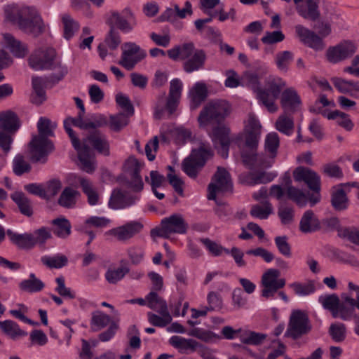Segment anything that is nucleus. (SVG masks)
I'll list each match as a JSON object with an SVG mask.
<instances>
[{
    "label": "nucleus",
    "mask_w": 359,
    "mask_h": 359,
    "mask_svg": "<svg viewBox=\"0 0 359 359\" xmlns=\"http://www.w3.org/2000/svg\"><path fill=\"white\" fill-rule=\"evenodd\" d=\"M67 123L68 122H65V129L71 139L74 148L77 151L81 168L88 173H93L96 168V161L90 147L100 154L109 156V143L107 137L101 132L95 130L90 133L81 143L73 130L67 126Z\"/></svg>",
    "instance_id": "f257e3e1"
},
{
    "label": "nucleus",
    "mask_w": 359,
    "mask_h": 359,
    "mask_svg": "<svg viewBox=\"0 0 359 359\" xmlns=\"http://www.w3.org/2000/svg\"><path fill=\"white\" fill-rule=\"evenodd\" d=\"M4 15L6 20L17 25L26 34L37 36L44 31L42 18L34 6L7 5L4 8Z\"/></svg>",
    "instance_id": "f03ea898"
},
{
    "label": "nucleus",
    "mask_w": 359,
    "mask_h": 359,
    "mask_svg": "<svg viewBox=\"0 0 359 359\" xmlns=\"http://www.w3.org/2000/svg\"><path fill=\"white\" fill-rule=\"evenodd\" d=\"M243 81L256 94L259 102L264 105L269 112L278 110L276 101L278 98L282 89L286 83L280 78H270L266 81V89L261 88L260 78L255 72H246L243 77Z\"/></svg>",
    "instance_id": "7ed1b4c3"
},
{
    "label": "nucleus",
    "mask_w": 359,
    "mask_h": 359,
    "mask_svg": "<svg viewBox=\"0 0 359 359\" xmlns=\"http://www.w3.org/2000/svg\"><path fill=\"white\" fill-rule=\"evenodd\" d=\"M56 123L50 119L41 117L37 123L39 134L33 135L29 142L31 158L34 162L45 163L48 155L53 150L52 142L48 139L53 136Z\"/></svg>",
    "instance_id": "20e7f679"
},
{
    "label": "nucleus",
    "mask_w": 359,
    "mask_h": 359,
    "mask_svg": "<svg viewBox=\"0 0 359 359\" xmlns=\"http://www.w3.org/2000/svg\"><path fill=\"white\" fill-rule=\"evenodd\" d=\"M168 55L174 60H184L183 68L187 73L203 68L206 59L203 50L195 48L193 43H185L168 50Z\"/></svg>",
    "instance_id": "39448f33"
},
{
    "label": "nucleus",
    "mask_w": 359,
    "mask_h": 359,
    "mask_svg": "<svg viewBox=\"0 0 359 359\" xmlns=\"http://www.w3.org/2000/svg\"><path fill=\"white\" fill-rule=\"evenodd\" d=\"M231 105L225 100H213L206 103L198 117L201 128L219 124L230 114Z\"/></svg>",
    "instance_id": "423d86ee"
},
{
    "label": "nucleus",
    "mask_w": 359,
    "mask_h": 359,
    "mask_svg": "<svg viewBox=\"0 0 359 359\" xmlns=\"http://www.w3.org/2000/svg\"><path fill=\"white\" fill-rule=\"evenodd\" d=\"M213 155L211 149L201 144L197 149H194L191 154L186 158L182 164V170L191 178H196L198 173L204 166L207 160Z\"/></svg>",
    "instance_id": "0eeeda50"
},
{
    "label": "nucleus",
    "mask_w": 359,
    "mask_h": 359,
    "mask_svg": "<svg viewBox=\"0 0 359 359\" xmlns=\"http://www.w3.org/2000/svg\"><path fill=\"white\" fill-rule=\"evenodd\" d=\"M259 137L260 133H248L246 136L245 147L241 151V158L243 164L250 168L255 166L271 165V162H266L257 152Z\"/></svg>",
    "instance_id": "6e6552de"
},
{
    "label": "nucleus",
    "mask_w": 359,
    "mask_h": 359,
    "mask_svg": "<svg viewBox=\"0 0 359 359\" xmlns=\"http://www.w3.org/2000/svg\"><path fill=\"white\" fill-rule=\"evenodd\" d=\"M188 224L182 215L174 214L161 220L160 226L151 231L152 236L168 238L171 234H184L188 229Z\"/></svg>",
    "instance_id": "1a4fd4ad"
},
{
    "label": "nucleus",
    "mask_w": 359,
    "mask_h": 359,
    "mask_svg": "<svg viewBox=\"0 0 359 359\" xmlns=\"http://www.w3.org/2000/svg\"><path fill=\"white\" fill-rule=\"evenodd\" d=\"M293 177L295 182H304L308 187L314 192L309 197L311 206L320 201V177L316 172L306 168L298 167L293 172Z\"/></svg>",
    "instance_id": "9d476101"
},
{
    "label": "nucleus",
    "mask_w": 359,
    "mask_h": 359,
    "mask_svg": "<svg viewBox=\"0 0 359 359\" xmlns=\"http://www.w3.org/2000/svg\"><path fill=\"white\" fill-rule=\"evenodd\" d=\"M233 184L229 173L222 168H218L208 187V198L216 200L217 196L232 191Z\"/></svg>",
    "instance_id": "9b49d317"
},
{
    "label": "nucleus",
    "mask_w": 359,
    "mask_h": 359,
    "mask_svg": "<svg viewBox=\"0 0 359 359\" xmlns=\"http://www.w3.org/2000/svg\"><path fill=\"white\" fill-rule=\"evenodd\" d=\"M311 330L307 315L299 310L294 311L290 317L285 337L297 339Z\"/></svg>",
    "instance_id": "f8f14e48"
},
{
    "label": "nucleus",
    "mask_w": 359,
    "mask_h": 359,
    "mask_svg": "<svg viewBox=\"0 0 359 359\" xmlns=\"http://www.w3.org/2000/svg\"><path fill=\"white\" fill-rule=\"evenodd\" d=\"M57 59L56 51L50 47L35 50L29 57V65L34 70L49 69Z\"/></svg>",
    "instance_id": "ddd939ff"
},
{
    "label": "nucleus",
    "mask_w": 359,
    "mask_h": 359,
    "mask_svg": "<svg viewBox=\"0 0 359 359\" xmlns=\"http://www.w3.org/2000/svg\"><path fill=\"white\" fill-rule=\"evenodd\" d=\"M280 272L276 269H269L262 276V290L261 295L266 299L273 298L279 289L285 285V280L280 278Z\"/></svg>",
    "instance_id": "4468645a"
},
{
    "label": "nucleus",
    "mask_w": 359,
    "mask_h": 359,
    "mask_svg": "<svg viewBox=\"0 0 359 359\" xmlns=\"http://www.w3.org/2000/svg\"><path fill=\"white\" fill-rule=\"evenodd\" d=\"M121 49L122 54L118 63L127 70L133 69L147 55L143 49L133 42L123 43Z\"/></svg>",
    "instance_id": "2eb2a0df"
},
{
    "label": "nucleus",
    "mask_w": 359,
    "mask_h": 359,
    "mask_svg": "<svg viewBox=\"0 0 359 359\" xmlns=\"http://www.w3.org/2000/svg\"><path fill=\"white\" fill-rule=\"evenodd\" d=\"M357 46L351 41H343L330 47L326 52L327 60L333 64L339 63L352 57L356 52Z\"/></svg>",
    "instance_id": "dca6fc26"
},
{
    "label": "nucleus",
    "mask_w": 359,
    "mask_h": 359,
    "mask_svg": "<svg viewBox=\"0 0 359 359\" xmlns=\"http://www.w3.org/2000/svg\"><path fill=\"white\" fill-rule=\"evenodd\" d=\"M142 165L134 157H129L125 162L123 168L128 186L135 191H140L143 189L142 179L140 175Z\"/></svg>",
    "instance_id": "f3484780"
},
{
    "label": "nucleus",
    "mask_w": 359,
    "mask_h": 359,
    "mask_svg": "<svg viewBox=\"0 0 359 359\" xmlns=\"http://www.w3.org/2000/svg\"><path fill=\"white\" fill-rule=\"evenodd\" d=\"M111 21L123 33L132 32L137 25L135 14L129 8H124L121 13L114 12Z\"/></svg>",
    "instance_id": "a211bd4d"
},
{
    "label": "nucleus",
    "mask_w": 359,
    "mask_h": 359,
    "mask_svg": "<svg viewBox=\"0 0 359 359\" xmlns=\"http://www.w3.org/2000/svg\"><path fill=\"white\" fill-rule=\"evenodd\" d=\"M211 137L219 154L224 158H227L230 143L229 130L225 127H216Z\"/></svg>",
    "instance_id": "6ab92c4d"
},
{
    "label": "nucleus",
    "mask_w": 359,
    "mask_h": 359,
    "mask_svg": "<svg viewBox=\"0 0 359 359\" xmlns=\"http://www.w3.org/2000/svg\"><path fill=\"white\" fill-rule=\"evenodd\" d=\"M295 32L301 41L307 46L316 50H321L324 48L325 44L322 38L303 25H296Z\"/></svg>",
    "instance_id": "aec40b11"
},
{
    "label": "nucleus",
    "mask_w": 359,
    "mask_h": 359,
    "mask_svg": "<svg viewBox=\"0 0 359 359\" xmlns=\"http://www.w3.org/2000/svg\"><path fill=\"white\" fill-rule=\"evenodd\" d=\"M280 104L285 113L292 114L299 109L302 104L301 98L294 88H288L283 91Z\"/></svg>",
    "instance_id": "412c9836"
},
{
    "label": "nucleus",
    "mask_w": 359,
    "mask_h": 359,
    "mask_svg": "<svg viewBox=\"0 0 359 359\" xmlns=\"http://www.w3.org/2000/svg\"><path fill=\"white\" fill-rule=\"evenodd\" d=\"M142 227L143 226L141 223L133 221L125 225L114 228L107 231V233L114 236L120 241H125L138 233Z\"/></svg>",
    "instance_id": "4be33fe9"
},
{
    "label": "nucleus",
    "mask_w": 359,
    "mask_h": 359,
    "mask_svg": "<svg viewBox=\"0 0 359 359\" xmlns=\"http://www.w3.org/2000/svg\"><path fill=\"white\" fill-rule=\"evenodd\" d=\"M137 201V196L126 194L120 189H114L111 194L108 205L114 210L124 209L134 205Z\"/></svg>",
    "instance_id": "5701e85b"
},
{
    "label": "nucleus",
    "mask_w": 359,
    "mask_h": 359,
    "mask_svg": "<svg viewBox=\"0 0 359 359\" xmlns=\"http://www.w3.org/2000/svg\"><path fill=\"white\" fill-rule=\"evenodd\" d=\"M72 177H74L73 183H79L90 205L95 206L100 203V195L88 179L77 175H73Z\"/></svg>",
    "instance_id": "b1692460"
},
{
    "label": "nucleus",
    "mask_w": 359,
    "mask_h": 359,
    "mask_svg": "<svg viewBox=\"0 0 359 359\" xmlns=\"http://www.w3.org/2000/svg\"><path fill=\"white\" fill-rule=\"evenodd\" d=\"M169 344L182 354H189L195 352L199 346V343L191 338H185L179 335H173L168 340Z\"/></svg>",
    "instance_id": "393cba45"
},
{
    "label": "nucleus",
    "mask_w": 359,
    "mask_h": 359,
    "mask_svg": "<svg viewBox=\"0 0 359 359\" xmlns=\"http://www.w3.org/2000/svg\"><path fill=\"white\" fill-rule=\"evenodd\" d=\"M296 10L301 17L311 21L318 20L320 15L317 0H304V4L296 6Z\"/></svg>",
    "instance_id": "a878e982"
},
{
    "label": "nucleus",
    "mask_w": 359,
    "mask_h": 359,
    "mask_svg": "<svg viewBox=\"0 0 359 359\" xmlns=\"http://www.w3.org/2000/svg\"><path fill=\"white\" fill-rule=\"evenodd\" d=\"M331 81L339 93L348 94L355 98H358L359 97L358 81L346 80L339 77H333L331 79Z\"/></svg>",
    "instance_id": "bb28decb"
},
{
    "label": "nucleus",
    "mask_w": 359,
    "mask_h": 359,
    "mask_svg": "<svg viewBox=\"0 0 359 359\" xmlns=\"http://www.w3.org/2000/svg\"><path fill=\"white\" fill-rule=\"evenodd\" d=\"M283 180L287 198L296 203L299 206H305L308 201L307 195L302 190L291 184L292 182L289 175H285L283 177Z\"/></svg>",
    "instance_id": "cd10ccee"
},
{
    "label": "nucleus",
    "mask_w": 359,
    "mask_h": 359,
    "mask_svg": "<svg viewBox=\"0 0 359 359\" xmlns=\"http://www.w3.org/2000/svg\"><path fill=\"white\" fill-rule=\"evenodd\" d=\"M4 46L8 49L11 53L17 57H24L28 53V49L27 46L16 39L13 35L11 34H4Z\"/></svg>",
    "instance_id": "c85d7f7f"
},
{
    "label": "nucleus",
    "mask_w": 359,
    "mask_h": 359,
    "mask_svg": "<svg viewBox=\"0 0 359 359\" xmlns=\"http://www.w3.org/2000/svg\"><path fill=\"white\" fill-rule=\"evenodd\" d=\"M208 96V89L203 82L196 83L189 90L190 108L194 110L199 107Z\"/></svg>",
    "instance_id": "c756f323"
},
{
    "label": "nucleus",
    "mask_w": 359,
    "mask_h": 359,
    "mask_svg": "<svg viewBox=\"0 0 359 359\" xmlns=\"http://www.w3.org/2000/svg\"><path fill=\"white\" fill-rule=\"evenodd\" d=\"M7 236L11 243L20 249L31 250L34 248L30 232L18 233L8 229Z\"/></svg>",
    "instance_id": "7c9ffc66"
},
{
    "label": "nucleus",
    "mask_w": 359,
    "mask_h": 359,
    "mask_svg": "<svg viewBox=\"0 0 359 359\" xmlns=\"http://www.w3.org/2000/svg\"><path fill=\"white\" fill-rule=\"evenodd\" d=\"M16 114L11 111H0V130L15 133L19 128Z\"/></svg>",
    "instance_id": "2f4dec72"
},
{
    "label": "nucleus",
    "mask_w": 359,
    "mask_h": 359,
    "mask_svg": "<svg viewBox=\"0 0 359 359\" xmlns=\"http://www.w3.org/2000/svg\"><path fill=\"white\" fill-rule=\"evenodd\" d=\"M32 83L33 90L36 95V97L34 100V102L41 104L45 100V88L51 87L54 84H52L48 76L33 77Z\"/></svg>",
    "instance_id": "473e14b6"
},
{
    "label": "nucleus",
    "mask_w": 359,
    "mask_h": 359,
    "mask_svg": "<svg viewBox=\"0 0 359 359\" xmlns=\"http://www.w3.org/2000/svg\"><path fill=\"white\" fill-rule=\"evenodd\" d=\"M239 178L242 183L252 186L270 182L273 180V177L266 172H259L242 174Z\"/></svg>",
    "instance_id": "72a5a7b5"
},
{
    "label": "nucleus",
    "mask_w": 359,
    "mask_h": 359,
    "mask_svg": "<svg viewBox=\"0 0 359 359\" xmlns=\"http://www.w3.org/2000/svg\"><path fill=\"white\" fill-rule=\"evenodd\" d=\"M53 226L51 232L60 238H67L72 233V225L70 222L65 217L54 219L50 223Z\"/></svg>",
    "instance_id": "f704fd0d"
},
{
    "label": "nucleus",
    "mask_w": 359,
    "mask_h": 359,
    "mask_svg": "<svg viewBox=\"0 0 359 359\" xmlns=\"http://www.w3.org/2000/svg\"><path fill=\"white\" fill-rule=\"evenodd\" d=\"M320 228V222L313 212L311 210H306L299 223V229L304 233H310L318 230Z\"/></svg>",
    "instance_id": "c9c22d12"
},
{
    "label": "nucleus",
    "mask_w": 359,
    "mask_h": 359,
    "mask_svg": "<svg viewBox=\"0 0 359 359\" xmlns=\"http://www.w3.org/2000/svg\"><path fill=\"white\" fill-rule=\"evenodd\" d=\"M79 196L80 193L77 190L65 187L58 198V204L63 208H74Z\"/></svg>",
    "instance_id": "e433bc0d"
},
{
    "label": "nucleus",
    "mask_w": 359,
    "mask_h": 359,
    "mask_svg": "<svg viewBox=\"0 0 359 359\" xmlns=\"http://www.w3.org/2000/svg\"><path fill=\"white\" fill-rule=\"evenodd\" d=\"M323 116L330 120H335L336 123L347 131H351L354 124L350 116L339 110H334L328 113H323Z\"/></svg>",
    "instance_id": "4c0bfd02"
},
{
    "label": "nucleus",
    "mask_w": 359,
    "mask_h": 359,
    "mask_svg": "<svg viewBox=\"0 0 359 359\" xmlns=\"http://www.w3.org/2000/svg\"><path fill=\"white\" fill-rule=\"evenodd\" d=\"M114 322L111 318L102 312V311L97 310L92 313L90 319V327L93 331H99Z\"/></svg>",
    "instance_id": "58836bf2"
},
{
    "label": "nucleus",
    "mask_w": 359,
    "mask_h": 359,
    "mask_svg": "<svg viewBox=\"0 0 359 359\" xmlns=\"http://www.w3.org/2000/svg\"><path fill=\"white\" fill-rule=\"evenodd\" d=\"M44 287V283L33 273L29 275L27 279L22 280L19 284V287L21 290L29 293L40 292Z\"/></svg>",
    "instance_id": "ea45409f"
},
{
    "label": "nucleus",
    "mask_w": 359,
    "mask_h": 359,
    "mask_svg": "<svg viewBox=\"0 0 359 359\" xmlns=\"http://www.w3.org/2000/svg\"><path fill=\"white\" fill-rule=\"evenodd\" d=\"M276 128L287 136L294 132V120L290 113L284 112L279 116L276 122Z\"/></svg>",
    "instance_id": "a19ab883"
},
{
    "label": "nucleus",
    "mask_w": 359,
    "mask_h": 359,
    "mask_svg": "<svg viewBox=\"0 0 359 359\" xmlns=\"http://www.w3.org/2000/svg\"><path fill=\"white\" fill-rule=\"evenodd\" d=\"M41 262L49 269H60L68 263V258L65 255L57 253L54 255H43Z\"/></svg>",
    "instance_id": "79ce46f5"
},
{
    "label": "nucleus",
    "mask_w": 359,
    "mask_h": 359,
    "mask_svg": "<svg viewBox=\"0 0 359 359\" xmlns=\"http://www.w3.org/2000/svg\"><path fill=\"white\" fill-rule=\"evenodd\" d=\"M32 235V241L33 247L39 246L42 247L46 245L48 240L52 238V233L50 229L41 226L34 231L30 232Z\"/></svg>",
    "instance_id": "37998d69"
},
{
    "label": "nucleus",
    "mask_w": 359,
    "mask_h": 359,
    "mask_svg": "<svg viewBox=\"0 0 359 359\" xmlns=\"http://www.w3.org/2000/svg\"><path fill=\"white\" fill-rule=\"evenodd\" d=\"M61 20L63 27V35L66 39H70L79 28V23L73 18L65 13L61 15Z\"/></svg>",
    "instance_id": "c03bdc74"
},
{
    "label": "nucleus",
    "mask_w": 359,
    "mask_h": 359,
    "mask_svg": "<svg viewBox=\"0 0 359 359\" xmlns=\"http://www.w3.org/2000/svg\"><path fill=\"white\" fill-rule=\"evenodd\" d=\"M146 300L147 306L156 312L168 311L166 302L155 291H151L146 296Z\"/></svg>",
    "instance_id": "a18cd8bd"
},
{
    "label": "nucleus",
    "mask_w": 359,
    "mask_h": 359,
    "mask_svg": "<svg viewBox=\"0 0 359 359\" xmlns=\"http://www.w3.org/2000/svg\"><path fill=\"white\" fill-rule=\"evenodd\" d=\"M180 100L179 98L168 96L165 107L163 106V98L159 100L155 107L154 115L156 118H161L165 110H167L169 114H172L176 110Z\"/></svg>",
    "instance_id": "49530a36"
},
{
    "label": "nucleus",
    "mask_w": 359,
    "mask_h": 359,
    "mask_svg": "<svg viewBox=\"0 0 359 359\" xmlns=\"http://www.w3.org/2000/svg\"><path fill=\"white\" fill-rule=\"evenodd\" d=\"M0 329L4 334L13 339L27 334L25 332L20 328L19 325L15 322L10 320L0 321Z\"/></svg>",
    "instance_id": "de8ad7c7"
},
{
    "label": "nucleus",
    "mask_w": 359,
    "mask_h": 359,
    "mask_svg": "<svg viewBox=\"0 0 359 359\" xmlns=\"http://www.w3.org/2000/svg\"><path fill=\"white\" fill-rule=\"evenodd\" d=\"M279 143V137L276 133H270L266 136L264 143L265 152L269 158L273 159L276 157Z\"/></svg>",
    "instance_id": "09e8293b"
},
{
    "label": "nucleus",
    "mask_w": 359,
    "mask_h": 359,
    "mask_svg": "<svg viewBox=\"0 0 359 359\" xmlns=\"http://www.w3.org/2000/svg\"><path fill=\"white\" fill-rule=\"evenodd\" d=\"M161 316L151 312L147 313L148 321L154 326L164 327L172 321V317L168 311H158Z\"/></svg>",
    "instance_id": "8fccbe9b"
},
{
    "label": "nucleus",
    "mask_w": 359,
    "mask_h": 359,
    "mask_svg": "<svg viewBox=\"0 0 359 359\" xmlns=\"http://www.w3.org/2000/svg\"><path fill=\"white\" fill-rule=\"evenodd\" d=\"M11 197L18 205L22 214L26 216H31L32 215L30 202L22 192H15Z\"/></svg>",
    "instance_id": "3c124183"
},
{
    "label": "nucleus",
    "mask_w": 359,
    "mask_h": 359,
    "mask_svg": "<svg viewBox=\"0 0 359 359\" xmlns=\"http://www.w3.org/2000/svg\"><path fill=\"white\" fill-rule=\"evenodd\" d=\"M354 312L355 307L350 306L342 299V302H339L337 310L333 312V318H339L346 321L351 320L354 316Z\"/></svg>",
    "instance_id": "603ef678"
},
{
    "label": "nucleus",
    "mask_w": 359,
    "mask_h": 359,
    "mask_svg": "<svg viewBox=\"0 0 359 359\" xmlns=\"http://www.w3.org/2000/svg\"><path fill=\"white\" fill-rule=\"evenodd\" d=\"M49 69L54 71L53 73L48 76L52 84H55L62 80L68 73V68L67 65L62 64L58 58L55 61L54 65Z\"/></svg>",
    "instance_id": "864d4df0"
},
{
    "label": "nucleus",
    "mask_w": 359,
    "mask_h": 359,
    "mask_svg": "<svg viewBox=\"0 0 359 359\" xmlns=\"http://www.w3.org/2000/svg\"><path fill=\"white\" fill-rule=\"evenodd\" d=\"M130 271L127 266H121L118 268L109 269L105 273L106 280L111 284H116Z\"/></svg>",
    "instance_id": "5fc2aeb1"
},
{
    "label": "nucleus",
    "mask_w": 359,
    "mask_h": 359,
    "mask_svg": "<svg viewBox=\"0 0 359 359\" xmlns=\"http://www.w3.org/2000/svg\"><path fill=\"white\" fill-rule=\"evenodd\" d=\"M111 220L105 217L91 216L86 219L81 226V229H88L90 227L99 229L106 228L109 226Z\"/></svg>",
    "instance_id": "6e6d98bb"
},
{
    "label": "nucleus",
    "mask_w": 359,
    "mask_h": 359,
    "mask_svg": "<svg viewBox=\"0 0 359 359\" xmlns=\"http://www.w3.org/2000/svg\"><path fill=\"white\" fill-rule=\"evenodd\" d=\"M13 170L16 175L20 176L29 172L31 165L22 154H18L13 160Z\"/></svg>",
    "instance_id": "4d7b16f0"
},
{
    "label": "nucleus",
    "mask_w": 359,
    "mask_h": 359,
    "mask_svg": "<svg viewBox=\"0 0 359 359\" xmlns=\"http://www.w3.org/2000/svg\"><path fill=\"white\" fill-rule=\"evenodd\" d=\"M332 204L337 210H342L348 207V198L341 188H337L332 192Z\"/></svg>",
    "instance_id": "13d9d810"
},
{
    "label": "nucleus",
    "mask_w": 359,
    "mask_h": 359,
    "mask_svg": "<svg viewBox=\"0 0 359 359\" xmlns=\"http://www.w3.org/2000/svg\"><path fill=\"white\" fill-rule=\"evenodd\" d=\"M318 302L325 309L329 310L333 316V312L337 310L340 299L336 294H323L319 297Z\"/></svg>",
    "instance_id": "bf43d9fd"
},
{
    "label": "nucleus",
    "mask_w": 359,
    "mask_h": 359,
    "mask_svg": "<svg viewBox=\"0 0 359 359\" xmlns=\"http://www.w3.org/2000/svg\"><path fill=\"white\" fill-rule=\"evenodd\" d=\"M273 208L269 201H266L263 205H253L250 210V215L260 219H266L272 213Z\"/></svg>",
    "instance_id": "052dcab7"
},
{
    "label": "nucleus",
    "mask_w": 359,
    "mask_h": 359,
    "mask_svg": "<svg viewBox=\"0 0 359 359\" xmlns=\"http://www.w3.org/2000/svg\"><path fill=\"white\" fill-rule=\"evenodd\" d=\"M293 60V54L288 50L280 52L276 55V64L278 69L286 72L288 67Z\"/></svg>",
    "instance_id": "680f3d73"
},
{
    "label": "nucleus",
    "mask_w": 359,
    "mask_h": 359,
    "mask_svg": "<svg viewBox=\"0 0 359 359\" xmlns=\"http://www.w3.org/2000/svg\"><path fill=\"white\" fill-rule=\"evenodd\" d=\"M188 334L205 342H210L214 340L220 339V337L214 332L205 330L200 327H195L192 329L188 332Z\"/></svg>",
    "instance_id": "e2e57ef3"
},
{
    "label": "nucleus",
    "mask_w": 359,
    "mask_h": 359,
    "mask_svg": "<svg viewBox=\"0 0 359 359\" xmlns=\"http://www.w3.org/2000/svg\"><path fill=\"white\" fill-rule=\"evenodd\" d=\"M128 123V116L124 113H119L110 116L109 127L114 131H119Z\"/></svg>",
    "instance_id": "0e129e2a"
},
{
    "label": "nucleus",
    "mask_w": 359,
    "mask_h": 359,
    "mask_svg": "<svg viewBox=\"0 0 359 359\" xmlns=\"http://www.w3.org/2000/svg\"><path fill=\"white\" fill-rule=\"evenodd\" d=\"M200 241L213 256H220L225 253V250H227V248L222 247L221 245L209 238H201Z\"/></svg>",
    "instance_id": "69168bd1"
},
{
    "label": "nucleus",
    "mask_w": 359,
    "mask_h": 359,
    "mask_svg": "<svg viewBox=\"0 0 359 359\" xmlns=\"http://www.w3.org/2000/svg\"><path fill=\"white\" fill-rule=\"evenodd\" d=\"M329 332L333 340L337 342L342 341L346 337V326L340 323L332 324Z\"/></svg>",
    "instance_id": "338daca9"
},
{
    "label": "nucleus",
    "mask_w": 359,
    "mask_h": 359,
    "mask_svg": "<svg viewBox=\"0 0 359 359\" xmlns=\"http://www.w3.org/2000/svg\"><path fill=\"white\" fill-rule=\"evenodd\" d=\"M290 287L294 290V293L299 296L309 295L315 291V286L311 283L304 284L294 283L290 284Z\"/></svg>",
    "instance_id": "774afa93"
}]
</instances>
